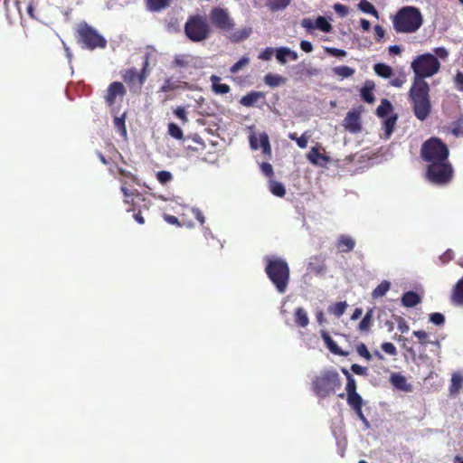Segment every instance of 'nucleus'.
Returning a JSON list of instances; mask_svg holds the SVG:
<instances>
[{
  "label": "nucleus",
  "instance_id": "obj_1",
  "mask_svg": "<svg viewBox=\"0 0 463 463\" xmlns=\"http://www.w3.org/2000/svg\"><path fill=\"white\" fill-rule=\"evenodd\" d=\"M423 159L429 162L427 177L436 184H444L452 178L453 169L448 161L449 149L438 138L426 141L421 148Z\"/></svg>",
  "mask_w": 463,
  "mask_h": 463
},
{
  "label": "nucleus",
  "instance_id": "obj_2",
  "mask_svg": "<svg viewBox=\"0 0 463 463\" xmlns=\"http://www.w3.org/2000/svg\"><path fill=\"white\" fill-rule=\"evenodd\" d=\"M433 52H425L413 59L411 63L414 73L413 80H425L424 79L430 78L440 71L439 60L446 61L449 52L445 47L434 48Z\"/></svg>",
  "mask_w": 463,
  "mask_h": 463
},
{
  "label": "nucleus",
  "instance_id": "obj_3",
  "mask_svg": "<svg viewBox=\"0 0 463 463\" xmlns=\"http://www.w3.org/2000/svg\"><path fill=\"white\" fill-rule=\"evenodd\" d=\"M423 24L420 10L412 5L403 6L392 18L393 29L399 33H414Z\"/></svg>",
  "mask_w": 463,
  "mask_h": 463
},
{
  "label": "nucleus",
  "instance_id": "obj_4",
  "mask_svg": "<svg viewBox=\"0 0 463 463\" xmlns=\"http://www.w3.org/2000/svg\"><path fill=\"white\" fill-rule=\"evenodd\" d=\"M429 92L430 86L425 80H413L409 97L416 118L421 121L426 119L430 112L431 106Z\"/></svg>",
  "mask_w": 463,
  "mask_h": 463
},
{
  "label": "nucleus",
  "instance_id": "obj_5",
  "mask_svg": "<svg viewBox=\"0 0 463 463\" xmlns=\"http://www.w3.org/2000/svg\"><path fill=\"white\" fill-rule=\"evenodd\" d=\"M266 272L279 293L287 289L289 279V268L287 262L278 258H266Z\"/></svg>",
  "mask_w": 463,
  "mask_h": 463
},
{
  "label": "nucleus",
  "instance_id": "obj_6",
  "mask_svg": "<svg viewBox=\"0 0 463 463\" xmlns=\"http://www.w3.org/2000/svg\"><path fill=\"white\" fill-rule=\"evenodd\" d=\"M184 32L193 42H201L208 37L209 25L204 17L197 15L186 22Z\"/></svg>",
  "mask_w": 463,
  "mask_h": 463
},
{
  "label": "nucleus",
  "instance_id": "obj_7",
  "mask_svg": "<svg viewBox=\"0 0 463 463\" xmlns=\"http://www.w3.org/2000/svg\"><path fill=\"white\" fill-rule=\"evenodd\" d=\"M78 33L80 40L88 49L104 48L106 40L96 30L89 26L87 24L79 25Z\"/></svg>",
  "mask_w": 463,
  "mask_h": 463
},
{
  "label": "nucleus",
  "instance_id": "obj_8",
  "mask_svg": "<svg viewBox=\"0 0 463 463\" xmlns=\"http://www.w3.org/2000/svg\"><path fill=\"white\" fill-rule=\"evenodd\" d=\"M338 385V378H315L312 388H314L317 397L325 398L334 393V389Z\"/></svg>",
  "mask_w": 463,
  "mask_h": 463
},
{
  "label": "nucleus",
  "instance_id": "obj_9",
  "mask_svg": "<svg viewBox=\"0 0 463 463\" xmlns=\"http://www.w3.org/2000/svg\"><path fill=\"white\" fill-rule=\"evenodd\" d=\"M210 18L212 23L221 30L231 31L234 26L233 21L226 9L213 8Z\"/></svg>",
  "mask_w": 463,
  "mask_h": 463
},
{
  "label": "nucleus",
  "instance_id": "obj_10",
  "mask_svg": "<svg viewBox=\"0 0 463 463\" xmlns=\"http://www.w3.org/2000/svg\"><path fill=\"white\" fill-rule=\"evenodd\" d=\"M343 127L350 133L360 132L362 128L361 111L357 109L348 111L343 120Z\"/></svg>",
  "mask_w": 463,
  "mask_h": 463
},
{
  "label": "nucleus",
  "instance_id": "obj_11",
  "mask_svg": "<svg viewBox=\"0 0 463 463\" xmlns=\"http://www.w3.org/2000/svg\"><path fill=\"white\" fill-rule=\"evenodd\" d=\"M249 141L251 149L257 150L261 147L263 154L268 155L269 156H271V146L269 137L266 133H260L259 137H257L255 133H252L250 135Z\"/></svg>",
  "mask_w": 463,
  "mask_h": 463
},
{
  "label": "nucleus",
  "instance_id": "obj_12",
  "mask_svg": "<svg viewBox=\"0 0 463 463\" xmlns=\"http://www.w3.org/2000/svg\"><path fill=\"white\" fill-rule=\"evenodd\" d=\"M301 25L308 31L318 29L324 33H329L333 28L331 24L324 16H318L316 20L304 18L301 21Z\"/></svg>",
  "mask_w": 463,
  "mask_h": 463
},
{
  "label": "nucleus",
  "instance_id": "obj_13",
  "mask_svg": "<svg viewBox=\"0 0 463 463\" xmlns=\"http://www.w3.org/2000/svg\"><path fill=\"white\" fill-rule=\"evenodd\" d=\"M126 93L124 85L121 82L115 81L111 83L107 91L106 101L109 106H112L117 97H123Z\"/></svg>",
  "mask_w": 463,
  "mask_h": 463
},
{
  "label": "nucleus",
  "instance_id": "obj_14",
  "mask_svg": "<svg viewBox=\"0 0 463 463\" xmlns=\"http://www.w3.org/2000/svg\"><path fill=\"white\" fill-rule=\"evenodd\" d=\"M276 58L281 64H285L288 60L297 61L298 55L297 52L290 50L288 47H279L276 50Z\"/></svg>",
  "mask_w": 463,
  "mask_h": 463
},
{
  "label": "nucleus",
  "instance_id": "obj_15",
  "mask_svg": "<svg viewBox=\"0 0 463 463\" xmlns=\"http://www.w3.org/2000/svg\"><path fill=\"white\" fill-rule=\"evenodd\" d=\"M375 88V84L373 80H366L361 89L360 94L364 101L367 103H373L375 100L374 95L373 93Z\"/></svg>",
  "mask_w": 463,
  "mask_h": 463
},
{
  "label": "nucleus",
  "instance_id": "obj_16",
  "mask_svg": "<svg viewBox=\"0 0 463 463\" xmlns=\"http://www.w3.org/2000/svg\"><path fill=\"white\" fill-rule=\"evenodd\" d=\"M307 158L310 163L317 165H323L329 161L328 156L321 154L317 147H312Z\"/></svg>",
  "mask_w": 463,
  "mask_h": 463
},
{
  "label": "nucleus",
  "instance_id": "obj_17",
  "mask_svg": "<svg viewBox=\"0 0 463 463\" xmlns=\"http://www.w3.org/2000/svg\"><path fill=\"white\" fill-rule=\"evenodd\" d=\"M321 336L326 345V347L330 350L331 353L335 354L346 356L348 354L347 352H343L336 343L331 338V336L325 331L321 332Z\"/></svg>",
  "mask_w": 463,
  "mask_h": 463
},
{
  "label": "nucleus",
  "instance_id": "obj_18",
  "mask_svg": "<svg viewBox=\"0 0 463 463\" xmlns=\"http://www.w3.org/2000/svg\"><path fill=\"white\" fill-rule=\"evenodd\" d=\"M420 297L413 291H408L402 297V304L406 307H413L420 303Z\"/></svg>",
  "mask_w": 463,
  "mask_h": 463
},
{
  "label": "nucleus",
  "instance_id": "obj_19",
  "mask_svg": "<svg viewBox=\"0 0 463 463\" xmlns=\"http://www.w3.org/2000/svg\"><path fill=\"white\" fill-rule=\"evenodd\" d=\"M212 90L215 94H226L230 91V86L221 83V78L216 75H212L211 78Z\"/></svg>",
  "mask_w": 463,
  "mask_h": 463
},
{
  "label": "nucleus",
  "instance_id": "obj_20",
  "mask_svg": "<svg viewBox=\"0 0 463 463\" xmlns=\"http://www.w3.org/2000/svg\"><path fill=\"white\" fill-rule=\"evenodd\" d=\"M354 241L347 235H341L338 238L337 248L341 252L351 251L354 247Z\"/></svg>",
  "mask_w": 463,
  "mask_h": 463
},
{
  "label": "nucleus",
  "instance_id": "obj_21",
  "mask_svg": "<svg viewBox=\"0 0 463 463\" xmlns=\"http://www.w3.org/2000/svg\"><path fill=\"white\" fill-rule=\"evenodd\" d=\"M198 60L187 54H178L175 57V64L181 68L189 65L197 66Z\"/></svg>",
  "mask_w": 463,
  "mask_h": 463
},
{
  "label": "nucleus",
  "instance_id": "obj_22",
  "mask_svg": "<svg viewBox=\"0 0 463 463\" xmlns=\"http://www.w3.org/2000/svg\"><path fill=\"white\" fill-rule=\"evenodd\" d=\"M373 71L378 76L384 79H389L393 75L392 68L382 62L374 64Z\"/></svg>",
  "mask_w": 463,
  "mask_h": 463
},
{
  "label": "nucleus",
  "instance_id": "obj_23",
  "mask_svg": "<svg viewBox=\"0 0 463 463\" xmlns=\"http://www.w3.org/2000/svg\"><path fill=\"white\" fill-rule=\"evenodd\" d=\"M264 95L260 91H252L241 99V104L245 107L253 106L260 99L263 98Z\"/></svg>",
  "mask_w": 463,
  "mask_h": 463
},
{
  "label": "nucleus",
  "instance_id": "obj_24",
  "mask_svg": "<svg viewBox=\"0 0 463 463\" xmlns=\"http://www.w3.org/2000/svg\"><path fill=\"white\" fill-rule=\"evenodd\" d=\"M373 309H369L361 322L359 323L358 328L362 332H367L373 325Z\"/></svg>",
  "mask_w": 463,
  "mask_h": 463
},
{
  "label": "nucleus",
  "instance_id": "obj_25",
  "mask_svg": "<svg viewBox=\"0 0 463 463\" xmlns=\"http://www.w3.org/2000/svg\"><path fill=\"white\" fill-rule=\"evenodd\" d=\"M171 0H146L148 10L152 12H158L170 5Z\"/></svg>",
  "mask_w": 463,
  "mask_h": 463
},
{
  "label": "nucleus",
  "instance_id": "obj_26",
  "mask_svg": "<svg viewBox=\"0 0 463 463\" xmlns=\"http://www.w3.org/2000/svg\"><path fill=\"white\" fill-rule=\"evenodd\" d=\"M392 103L388 99H383L376 109V114L378 117L384 118L386 117H389V114L392 112Z\"/></svg>",
  "mask_w": 463,
  "mask_h": 463
},
{
  "label": "nucleus",
  "instance_id": "obj_27",
  "mask_svg": "<svg viewBox=\"0 0 463 463\" xmlns=\"http://www.w3.org/2000/svg\"><path fill=\"white\" fill-rule=\"evenodd\" d=\"M295 321L301 327H306L308 325L309 319H308L307 314L304 308L298 307L296 309Z\"/></svg>",
  "mask_w": 463,
  "mask_h": 463
},
{
  "label": "nucleus",
  "instance_id": "obj_28",
  "mask_svg": "<svg viewBox=\"0 0 463 463\" xmlns=\"http://www.w3.org/2000/svg\"><path fill=\"white\" fill-rule=\"evenodd\" d=\"M396 120H397L396 115H391L389 117L384 118L383 128H384V133H385L386 138H389L391 137V135L393 131V128L395 127Z\"/></svg>",
  "mask_w": 463,
  "mask_h": 463
},
{
  "label": "nucleus",
  "instance_id": "obj_29",
  "mask_svg": "<svg viewBox=\"0 0 463 463\" xmlns=\"http://www.w3.org/2000/svg\"><path fill=\"white\" fill-rule=\"evenodd\" d=\"M391 383L397 391L411 392V384L407 383V378H391Z\"/></svg>",
  "mask_w": 463,
  "mask_h": 463
},
{
  "label": "nucleus",
  "instance_id": "obj_30",
  "mask_svg": "<svg viewBox=\"0 0 463 463\" xmlns=\"http://www.w3.org/2000/svg\"><path fill=\"white\" fill-rule=\"evenodd\" d=\"M358 8L365 13L373 15L376 18H379V14L375 7L367 0H361L358 4Z\"/></svg>",
  "mask_w": 463,
  "mask_h": 463
},
{
  "label": "nucleus",
  "instance_id": "obj_31",
  "mask_svg": "<svg viewBox=\"0 0 463 463\" xmlns=\"http://www.w3.org/2000/svg\"><path fill=\"white\" fill-rule=\"evenodd\" d=\"M269 187L271 194L278 197H283L286 194L284 185L279 182L270 180Z\"/></svg>",
  "mask_w": 463,
  "mask_h": 463
},
{
  "label": "nucleus",
  "instance_id": "obj_32",
  "mask_svg": "<svg viewBox=\"0 0 463 463\" xmlns=\"http://www.w3.org/2000/svg\"><path fill=\"white\" fill-rule=\"evenodd\" d=\"M310 137L311 135L307 132L303 133L299 137H297L296 133H290L288 135V137L291 140H295L300 148L307 147Z\"/></svg>",
  "mask_w": 463,
  "mask_h": 463
},
{
  "label": "nucleus",
  "instance_id": "obj_33",
  "mask_svg": "<svg viewBox=\"0 0 463 463\" xmlns=\"http://www.w3.org/2000/svg\"><path fill=\"white\" fill-rule=\"evenodd\" d=\"M285 79L279 75L277 74H267L264 77V82L269 85V87H277L280 84L284 83Z\"/></svg>",
  "mask_w": 463,
  "mask_h": 463
},
{
  "label": "nucleus",
  "instance_id": "obj_34",
  "mask_svg": "<svg viewBox=\"0 0 463 463\" xmlns=\"http://www.w3.org/2000/svg\"><path fill=\"white\" fill-rule=\"evenodd\" d=\"M333 71L341 79L349 78L354 75V70L348 66H337L333 69Z\"/></svg>",
  "mask_w": 463,
  "mask_h": 463
},
{
  "label": "nucleus",
  "instance_id": "obj_35",
  "mask_svg": "<svg viewBox=\"0 0 463 463\" xmlns=\"http://www.w3.org/2000/svg\"><path fill=\"white\" fill-rule=\"evenodd\" d=\"M390 282L389 281H383L381 284H379L372 292V297L373 298H379L386 294V292L390 288Z\"/></svg>",
  "mask_w": 463,
  "mask_h": 463
},
{
  "label": "nucleus",
  "instance_id": "obj_36",
  "mask_svg": "<svg viewBox=\"0 0 463 463\" xmlns=\"http://www.w3.org/2000/svg\"><path fill=\"white\" fill-rule=\"evenodd\" d=\"M291 0H267V6L272 11L285 9Z\"/></svg>",
  "mask_w": 463,
  "mask_h": 463
},
{
  "label": "nucleus",
  "instance_id": "obj_37",
  "mask_svg": "<svg viewBox=\"0 0 463 463\" xmlns=\"http://www.w3.org/2000/svg\"><path fill=\"white\" fill-rule=\"evenodd\" d=\"M347 306L348 305L345 301L337 302L334 305H331L328 307V311L339 317L345 312Z\"/></svg>",
  "mask_w": 463,
  "mask_h": 463
},
{
  "label": "nucleus",
  "instance_id": "obj_38",
  "mask_svg": "<svg viewBox=\"0 0 463 463\" xmlns=\"http://www.w3.org/2000/svg\"><path fill=\"white\" fill-rule=\"evenodd\" d=\"M347 404L351 409H357L362 407L364 402L362 401L361 395L358 393H348L347 394Z\"/></svg>",
  "mask_w": 463,
  "mask_h": 463
},
{
  "label": "nucleus",
  "instance_id": "obj_39",
  "mask_svg": "<svg viewBox=\"0 0 463 463\" xmlns=\"http://www.w3.org/2000/svg\"><path fill=\"white\" fill-rule=\"evenodd\" d=\"M452 300L457 304L463 305V279L456 285Z\"/></svg>",
  "mask_w": 463,
  "mask_h": 463
},
{
  "label": "nucleus",
  "instance_id": "obj_40",
  "mask_svg": "<svg viewBox=\"0 0 463 463\" xmlns=\"http://www.w3.org/2000/svg\"><path fill=\"white\" fill-rule=\"evenodd\" d=\"M114 125L116 128L119 131L120 135L124 137V139H127L128 132L125 125V114L121 115L120 117L115 118Z\"/></svg>",
  "mask_w": 463,
  "mask_h": 463
},
{
  "label": "nucleus",
  "instance_id": "obj_41",
  "mask_svg": "<svg viewBox=\"0 0 463 463\" xmlns=\"http://www.w3.org/2000/svg\"><path fill=\"white\" fill-rule=\"evenodd\" d=\"M168 133L172 137L178 140H181L184 137L182 129L175 123L168 124Z\"/></svg>",
  "mask_w": 463,
  "mask_h": 463
},
{
  "label": "nucleus",
  "instance_id": "obj_42",
  "mask_svg": "<svg viewBox=\"0 0 463 463\" xmlns=\"http://www.w3.org/2000/svg\"><path fill=\"white\" fill-rule=\"evenodd\" d=\"M250 62V59L246 56L241 58L236 63H234L230 71L232 73H237L241 70H242L244 67H246Z\"/></svg>",
  "mask_w": 463,
  "mask_h": 463
},
{
  "label": "nucleus",
  "instance_id": "obj_43",
  "mask_svg": "<svg viewBox=\"0 0 463 463\" xmlns=\"http://www.w3.org/2000/svg\"><path fill=\"white\" fill-rule=\"evenodd\" d=\"M463 378H452V383L449 386V392L450 395H457L462 387Z\"/></svg>",
  "mask_w": 463,
  "mask_h": 463
},
{
  "label": "nucleus",
  "instance_id": "obj_44",
  "mask_svg": "<svg viewBox=\"0 0 463 463\" xmlns=\"http://www.w3.org/2000/svg\"><path fill=\"white\" fill-rule=\"evenodd\" d=\"M250 33L251 30L250 28H244L241 31H238L232 35V41L240 42L244 39H247L250 36Z\"/></svg>",
  "mask_w": 463,
  "mask_h": 463
},
{
  "label": "nucleus",
  "instance_id": "obj_45",
  "mask_svg": "<svg viewBox=\"0 0 463 463\" xmlns=\"http://www.w3.org/2000/svg\"><path fill=\"white\" fill-rule=\"evenodd\" d=\"M179 88L177 82L173 81L171 79H166L164 84L161 86L160 90L162 92H168L175 90Z\"/></svg>",
  "mask_w": 463,
  "mask_h": 463
},
{
  "label": "nucleus",
  "instance_id": "obj_46",
  "mask_svg": "<svg viewBox=\"0 0 463 463\" xmlns=\"http://www.w3.org/2000/svg\"><path fill=\"white\" fill-rule=\"evenodd\" d=\"M156 177H157V180L161 183V184H166L167 182H169L171 179H172V174L168 171H159L157 174H156Z\"/></svg>",
  "mask_w": 463,
  "mask_h": 463
},
{
  "label": "nucleus",
  "instance_id": "obj_47",
  "mask_svg": "<svg viewBox=\"0 0 463 463\" xmlns=\"http://www.w3.org/2000/svg\"><path fill=\"white\" fill-rule=\"evenodd\" d=\"M430 321L436 326H441L445 321V317L441 313H432L430 316Z\"/></svg>",
  "mask_w": 463,
  "mask_h": 463
},
{
  "label": "nucleus",
  "instance_id": "obj_48",
  "mask_svg": "<svg viewBox=\"0 0 463 463\" xmlns=\"http://www.w3.org/2000/svg\"><path fill=\"white\" fill-rule=\"evenodd\" d=\"M174 114L179 118L181 119L184 123H186L188 122V118H187V115H186V110L183 107H177L175 110H174Z\"/></svg>",
  "mask_w": 463,
  "mask_h": 463
},
{
  "label": "nucleus",
  "instance_id": "obj_49",
  "mask_svg": "<svg viewBox=\"0 0 463 463\" xmlns=\"http://www.w3.org/2000/svg\"><path fill=\"white\" fill-rule=\"evenodd\" d=\"M356 351H357L359 355H361L362 357L365 358L366 360H370L371 359V354L368 351V349H367V347H366V345L364 344L358 345L357 348H356Z\"/></svg>",
  "mask_w": 463,
  "mask_h": 463
},
{
  "label": "nucleus",
  "instance_id": "obj_50",
  "mask_svg": "<svg viewBox=\"0 0 463 463\" xmlns=\"http://www.w3.org/2000/svg\"><path fill=\"white\" fill-rule=\"evenodd\" d=\"M326 52L335 57H345L346 56V52L342 49H337L334 47H326Z\"/></svg>",
  "mask_w": 463,
  "mask_h": 463
},
{
  "label": "nucleus",
  "instance_id": "obj_51",
  "mask_svg": "<svg viewBox=\"0 0 463 463\" xmlns=\"http://www.w3.org/2000/svg\"><path fill=\"white\" fill-rule=\"evenodd\" d=\"M382 350L388 354L393 355L396 354V347L390 342L383 343L382 345Z\"/></svg>",
  "mask_w": 463,
  "mask_h": 463
},
{
  "label": "nucleus",
  "instance_id": "obj_52",
  "mask_svg": "<svg viewBox=\"0 0 463 463\" xmlns=\"http://www.w3.org/2000/svg\"><path fill=\"white\" fill-rule=\"evenodd\" d=\"M273 52H274L273 48L267 47L259 54V59L263 60V61H268L271 58V56L273 55Z\"/></svg>",
  "mask_w": 463,
  "mask_h": 463
},
{
  "label": "nucleus",
  "instance_id": "obj_53",
  "mask_svg": "<svg viewBox=\"0 0 463 463\" xmlns=\"http://www.w3.org/2000/svg\"><path fill=\"white\" fill-rule=\"evenodd\" d=\"M454 82H455L456 88L458 90L463 91V72H461V71L457 72L455 79H454Z\"/></svg>",
  "mask_w": 463,
  "mask_h": 463
},
{
  "label": "nucleus",
  "instance_id": "obj_54",
  "mask_svg": "<svg viewBox=\"0 0 463 463\" xmlns=\"http://www.w3.org/2000/svg\"><path fill=\"white\" fill-rule=\"evenodd\" d=\"M334 10L342 17L347 15L348 14V8L345 5L339 3L334 5Z\"/></svg>",
  "mask_w": 463,
  "mask_h": 463
},
{
  "label": "nucleus",
  "instance_id": "obj_55",
  "mask_svg": "<svg viewBox=\"0 0 463 463\" xmlns=\"http://www.w3.org/2000/svg\"><path fill=\"white\" fill-rule=\"evenodd\" d=\"M345 391L348 393H357L356 384L354 383V378H347V384H345Z\"/></svg>",
  "mask_w": 463,
  "mask_h": 463
},
{
  "label": "nucleus",
  "instance_id": "obj_56",
  "mask_svg": "<svg viewBox=\"0 0 463 463\" xmlns=\"http://www.w3.org/2000/svg\"><path fill=\"white\" fill-rule=\"evenodd\" d=\"M260 169L262 173L267 176H271L273 175V168L269 163H262Z\"/></svg>",
  "mask_w": 463,
  "mask_h": 463
},
{
  "label": "nucleus",
  "instance_id": "obj_57",
  "mask_svg": "<svg viewBox=\"0 0 463 463\" xmlns=\"http://www.w3.org/2000/svg\"><path fill=\"white\" fill-rule=\"evenodd\" d=\"M137 77V73L135 70H128L126 71L124 75L125 81H132L135 78Z\"/></svg>",
  "mask_w": 463,
  "mask_h": 463
},
{
  "label": "nucleus",
  "instance_id": "obj_58",
  "mask_svg": "<svg viewBox=\"0 0 463 463\" xmlns=\"http://www.w3.org/2000/svg\"><path fill=\"white\" fill-rule=\"evenodd\" d=\"M404 82H405V78L402 76V77H398V78L392 79L390 81V84L393 87L401 88L404 84Z\"/></svg>",
  "mask_w": 463,
  "mask_h": 463
},
{
  "label": "nucleus",
  "instance_id": "obj_59",
  "mask_svg": "<svg viewBox=\"0 0 463 463\" xmlns=\"http://www.w3.org/2000/svg\"><path fill=\"white\" fill-rule=\"evenodd\" d=\"M413 335L420 341V343H425L426 339L428 338V334L425 331L418 330L414 331Z\"/></svg>",
  "mask_w": 463,
  "mask_h": 463
},
{
  "label": "nucleus",
  "instance_id": "obj_60",
  "mask_svg": "<svg viewBox=\"0 0 463 463\" xmlns=\"http://www.w3.org/2000/svg\"><path fill=\"white\" fill-rule=\"evenodd\" d=\"M354 411H355L356 417L360 419L361 421L364 422L366 426L369 425V422L367 421L366 418L364 415V412L362 411V407H358V409H353Z\"/></svg>",
  "mask_w": 463,
  "mask_h": 463
},
{
  "label": "nucleus",
  "instance_id": "obj_61",
  "mask_svg": "<svg viewBox=\"0 0 463 463\" xmlns=\"http://www.w3.org/2000/svg\"><path fill=\"white\" fill-rule=\"evenodd\" d=\"M398 329L402 333H407L410 327L404 319L400 318L398 321Z\"/></svg>",
  "mask_w": 463,
  "mask_h": 463
},
{
  "label": "nucleus",
  "instance_id": "obj_62",
  "mask_svg": "<svg viewBox=\"0 0 463 463\" xmlns=\"http://www.w3.org/2000/svg\"><path fill=\"white\" fill-rule=\"evenodd\" d=\"M300 48L306 52H311L313 50V45L308 41H301Z\"/></svg>",
  "mask_w": 463,
  "mask_h": 463
},
{
  "label": "nucleus",
  "instance_id": "obj_63",
  "mask_svg": "<svg viewBox=\"0 0 463 463\" xmlns=\"http://www.w3.org/2000/svg\"><path fill=\"white\" fill-rule=\"evenodd\" d=\"M193 213L195 216V218L200 222L201 224H203L204 223V216L203 214V213L199 210V209H193Z\"/></svg>",
  "mask_w": 463,
  "mask_h": 463
},
{
  "label": "nucleus",
  "instance_id": "obj_64",
  "mask_svg": "<svg viewBox=\"0 0 463 463\" xmlns=\"http://www.w3.org/2000/svg\"><path fill=\"white\" fill-rule=\"evenodd\" d=\"M375 35L378 39H382L384 36V30L382 26L376 25L374 27Z\"/></svg>",
  "mask_w": 463,
  "mask_h": 463
}]
</instances>
